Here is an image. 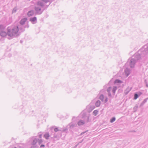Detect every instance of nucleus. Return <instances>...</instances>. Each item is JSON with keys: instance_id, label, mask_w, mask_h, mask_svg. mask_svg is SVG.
<instances>
[{"instance_id": "obj_1", "label": "nucleus", "mask_w": 148, "mask_h": 148, "mask_svg": "<svg viewBox=\"0 0 148 148\" xmlns=\"http://www.w3.org/2000/svg\"><path fill=\"white\" fill-rule=\"evenodd\" d=\"M18 31V26L9 27L8 28V34L10 36H12L17 33Z\"/></svg>"}, {"instance_id": "obj_2", "label": "nucleus", "mask_w": 148, "mask_h": 148, "mask_svg": "<svg viewBox=\"0 0 148 148\" xmlns=\"http://www.w3.org/2000/svg\"><path fill=\"white\" fill-rule=\"evenodd\" d=\"M6 35V33L5 31V27L2 25H0V35L1 36H5Z\"/></svg>"}, {"instance_id": "obj_3", "label": "nucleus", "mask_w": 148, "mask_h": 148, "mask_svg": "<svg viewBox=\"0 0 148 148\" xmlns=\"http://www.w3.org/2000/svg\"><path fill=\"white\" fill-rule=\"evenodd\" d=\"M27 20V18H24L22 19L20 21V23L22 25L24 24L25 22Z\"/></svg>"}, {"instance_id": "obj_4", "label": "nucleus", "mask_w": 148, "mask_h": 148, "mask_svg": "<svg viewBox=\"0 0 148 148\" xmlns=\"http://www.w3.org/2000/svg\"><path fill=\"white\" fill-rule=\"evenodd\" d=\"M30 21L34 23L36 21V17L31 18L30 19Z\"/></svg>"}, {"instance_id": "obj_5", "label": "nucleus", "mask_w": 148, "mask_h": 148, "mask_svg": "<svg viewBox=\"0 0 148 148\" xmlns=\"http://www.w3.org/2000/svg\"><path fill=\"white\" fill-rule=\"evenodd\" d=\"M34 14V12L32 11H29L27 13V15L29 16H30Z\"/></svg>"}, {"instance_id": "obj_6", "label": "nucleus", "mask_w": 148, "mask_h": 148, "mask_svg": "<svg viewBox=\"0 0 148 148\" xmlns=\"http://www.w3.org/2000/svg\"><path fill=\"white\" fill-rule=\"evenodd\" d=\"M84 122L82 121H80L78 123V124L79 125H83L84 124Z\"/></svg>"}, {"instance_id": "obj_7", "label": "nucleus", "mask_w": 148, "mask_h": 148, "mask_svg": "<svg viewBox=\"0 0 148 148\" xmlns=\"http://www.w3.org/2000/svg\"><path fill=\"white\" fill-rule=\"evenodd\" d=\"M49 136H50L49 134L48 133L45 134L44 136V137L46 138V139H48L49 137Z\"/></svg>"}, {"instance_id": "obj_8", "label": "nucleus", "mask_w": 148, "mask_h": 148, "mask_svg": "<svg viewBox=\"0 0 148 148\" xmlns=\"http://www.w3.org/2000/svg\"><path fill=\"white\" fill-rule=\"evenodd\" d=\"M100 104V101H97L95 105L96 106L98 107L99 106Z\"/></svg>"}, {"instance_id": "obj_9", "label": "nucleus", "mask_w": 148, "mask_h": 148, "mask_svg": "<svg viewBox=\"0 0 148 148\" xmlns=\"http://www.w3.org/2000/svg\"><path fill=\"white\" fill-rule=\"evenodd\" d=\"M121 82H122L121 80L119 79H116L114 82V83H120Z\"/></svg>"}, {"instance_id": "obj_10", "label": "nucleus", "mask_w": 148, "mask_h": 148, "mask_svg": "<svg viewBox=\"0 0 148 148\" xmlns=\"http://www.w3.org/2000/svg\"><path fill=\"white\" fill-rule=\"evenodd\" d=\"M98 112V111L97 110H95L94 111L93 113V114L95 115L96 116L97 115Z\"/></svg>"}, {"instance_id": "obj_11", "label": "nucleus", "mask_w": 148, "mask_h": 148, "mask_svg": "<svg viewBox=\"0 0 148 148\" xmlns=\"http://www.w3.org/2000/svg\"><path fill=\"white\" fill-rule=\"evenodd\" d=\"M104 99V96L103 95H101L100 96V99L102 101Z\"/></svg>"}, {"instance_id": "obj_12", "label": "nucleus", "mask_w": 148, "mask_h": 148, "mask_svg": "<svg viewBox=\"0 0 148 148\" xmlns=\"http://www.w3.org/2000/svg\"><path fill=\"white\" fill-rule=\"evenodd\" d=\"M115 118L114 117L112 118L110 120V122L111 123H112L114 122L115 121Z\"/></svg>"}, {"instance_id": "obj_13", "label": "nucleus", "mask_w": 148, "mask_h": 148, "mask_svg": "<svg viewBox=\"0 0 148 148\" xmlns=\"http://www.w3.org/2000/svg\"><path fill=\"white\" fill-rule=\"evenodd\" d=\"M116 87H114L112 91L114 93H115V91L116 90Z\"/></svg>"}, {"instance_id": "obj_14", "label": "nucleus", "mask_w": 148, "mask_h": 148, "mask_svg": "<svg viewBox=\"0 0 148 148\" xmlns=\"http://www.w3.org/2000/svg\"><path fill=\"white\" fill-rule=\"evenodd\" d=\"M138 97V95L136 94H135L134 95V99H136Z\"/></svg>"}, {"instance_id": "obj_15", "label": "nucleus", "mask_w": 148, "mask_h": 148, "mask_svg": "<svg viewBox=\"0 0 148 148\" xmlns=\"http://www.w3.org/2000/svg\"><path fill=\"white\" fill-rule=\"evenodd\" d=\"M111 90V88L110 87L108 88V89L107 90V91H108V92H110V91Z\"/></svg>"}, {"instance_id": "obj_16", "label": "nucleus", "mask_w": 148, "mask_h": 148, "mask_svg": "<svg viewBox=\"0 0 148 148\" xmlns=\"http://www.w3.org/2000/svg\"><path fill=\"white\" fill-rule=\"evenodd\" d=\"M36 142H37V140H34L33 145L35 144H36Z\"/></svg>"}, {"instance_id": "obj_17", "label": "nucleus", "mask_w": 148, "mask_h": 148, "mask_svg": "<svg viewBox=\"0 0 148 148\" xmlns=\"http://www.w3.org/2000/svg\"><path fill=\"white\" fill-rule=\"evenodd\" d=\"M58 130L57 128H56L54 129V131L55 132H57L58 131Z\"/></svg>"}, {"instance_id": "obj_18", "label": "nucleus", "mask_w": 148, "mask_h": 148, "mask_svg": "<svg viewBox=\"0 0 148 148\" xmlns=\"http://www.w3.org/2000/svg\"><path fill=\"white\" fill-rule=\"evenodd\" d=\"M35 10L36 11H38L39 10H40V8H36L35 9Z\"/></svg>"}, {"instance_id": "obj_19", "label": "nucleus", "mask_w": 148, "mask_h": 148, "mask_svg": "<svg viewBox=\"0 0 148 148\" xmlns=\"http://www.w3.org/2000/svg\"><path fill=\"white\" fill-rule=\"evenodd\" d=\"M42 140H40L39 141V143H42Z\"/></svg>"}, {"instance_id": "obj_20", "label": "nucleus", "mask_w": 148, "mask_h": 148, "mask_svg": "<svg viewBox=\"0 0 148 148\" xmlns=\"http://www.w3.org/2000/svg\"><path fill=\"white\" fill-rule=\"evenodd\" d=\"M45 147V145H41V146H40V147Z\"/></svg>"}, {"instance_id": "obj_21", "label": "nucleus", "mask_w": 148, "mask_h": 148, "mask_svg": "<svg viewBox=\"0 0 148 148\" xmlns=\"http://www.w3.org/2000/svg\"><path fill=\"white\" fill-rule=\"evenodd\" d=\"M38 5H42V3H38Z\"/></svg>"}, {"instance_id": "obj_22", "label": "nucleus", "mask_w": 148, "mask_h": 148, "mask_svg": "<svg viewBox=\"0 0 148 148\" xmlns=\"http://www.w3.org/2000/svg\"><path fill=\"white\" fill-rule=\"evenodd\" d=\"M12 148H16V147H13Z\"/></svg>"}, {"instance_id": "obj_23", "label": "nucleus", "mask_w": 148, "mask_h": 148, "mask_svg": "<svg viewBox=\"0 0 148 148\" xmlns=\"http://www.w3.org/2000/svg\"><path fill=\"white\" fill-rule=\"evenodd\" d=\"M131 63H132V61L131 62Z\"/></svg>"}]
</instances>
